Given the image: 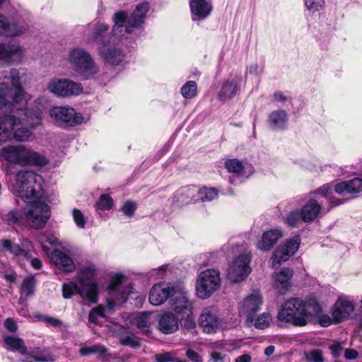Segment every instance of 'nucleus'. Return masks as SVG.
I'll return each mask as SVG.
<instances>
[{
  "mask_svg": "<svg viewBox=\"0 0 362 362\" xmlns=\"http://www.w3.org/2000/svg\"><path fill=\"white\" fill-rule=\"evenodd\" d=\"M322 311V305L314 297L305 300L292 297L281 304L277 312L276 320L284 325L302 327L312 322L314 316Z\"/></svg>",
  "mask_w": 362,
  "mask_h": 362,
  "instance_id": "obj_1",
  "label": "nucleus"
},
{
  "mask_svg": "<svg viewBox=\"0 0 362 362\" xmlns=\"http://www.w3.org/2000/svg\"><path fill=\"white\" fill-rule=\"evenodd\" d=\"M11 83H0V108L6 107H16L18 110L17 117L21 118V121L28 124L30 127H35L38 125L42 119L41 111L39 109L26 108L27 102L25 100V91L21 84L20 78L18 75L11 74Z\"/></svg>",
  "mask_w": 362,
  "mask_h": 362,
  "instance_id": "obj_2",
  "label": "nucleus"
},
{
  "mask_svg": "<svg viewBox=\"0 0 362 362\" xmlns=\"http://www.w3.org/2000/svg\"><path fill=\"white\" fill-rule=\"evenodd\" d=\"M16 177L18 196L24 202H28L43 194L44 180L41 175L30 170H20Z\"/></svg>",
  "mask_w": 362,
  "mask_h": 362,
  "instance_id": "obj_3",
  "label": "nucleus"
},
{
  "mask_svg": "<svg viewBox=\"0 0 362 362\" xmlns=\"http://www.w3.org/2000/svg\"><path fill=\"white\" fill-rule=\"evenodd\" d=\"M148 9V2L144 1L136 6L129 16L124 11L116 12L112 17L114 25L112 32L113 35H117V31L122 33L123 27L139 28L144 23Z\"/></svg>",
  "mask_w": 362,
  "mask_h": 362,
  "instance_id": "obj_4",
  "label": "nucleus"
},
{
  "mask_svg": "<svg viewBox=\"0 0 362 362\" xmlns=\"http://www.w3.org/2000/svg\"><path fill=\"white\" fill-rule=\"evenodd\" d=\"M23 123L20 117L14 115H4L0 117V142H6L14 139L18 141H27L30 131L25 127L17 128Z\"/></svg>",
  "mask_w": 362,
  "mask_h": 362,
  "instance_id": "obj_5",
  "label": "nucleus"
},
{
  "mask_svg": "<svg viewBox=\"0 0 362 362\" xmlns=\"http://www.w3.org/2000/svg\"><path fill=\"white\" fill-rule=\"evenodd\" d=\"M0 244L1 250L12 254L14 258L22 260L30 259V265L33 269L38 270L42 268V262L39 258H31L30 249L33 248V245L28 239H24L22 241V246L13 243L10 239H1Z\"/></svg>",
  "mask_w": 362,
  "mask_h": 362,
  "instance_id": "obj_6",
  "label": "nucleus"
},
{
  "mask_svg": "<svg viewBox=\"0 0 362 362\" xmlns=\"http://www.w3.org/2000/svg\"><path fill=\"white\" fill-rule=\"evenodd\" d=\"M69 62L74 70L85 76L93 77L98 71L95 62L88 52L81 48H76L70 52Z\"/></svg>",
  "mask_w": 362,
  "mask_h": 362,
  "instance_id": "obj_7",
  "label": "nucleus"
},
{
  "mask_svg": "<svg viewBox=\"0 0 362 362\" xmlns=\"http://www.w3.org/2000/svg\"><path fill=\"white\" fill-rule=\"evenodd\" d=\"M221 286L220 272L216 269H206L201 272L196 283L197 295L202 299L209 298Z\"/></svg>",
  "mask_w": 362,
  "mask_h": 362,
  "instance_id": "obj_8",
  "label": "nucleus"
},
{
  "mask_svg": "<svg viewBox=\"0 0 362 362\" xmlns=\"http://www.w3.org/2000/svg\"><path fill=\"white\" fill-rule=\"evenodd\" d=\"M49 115L57 126L64 129L76 127L82 124L84 119L81 113L76 112L71 107H53L49 110Z\"/></svg>",
  "mask_w": 362,
  "mask_h": 362,
  "instance_id": "obj_9",
  "label": "nucleus"
},
{
  "mask_svg": "<svg viewBox=\"0 0 362 362\" xmlns=\"http://www.w3.org/2000/svg\"><path fill=\"white\" fill-rule=\"evenodd\" d=\"M51 216L50 206L45 202L37 200L33 202L25 214L26 219L31 228H44Z\"/></svg>",
  "mask_w": 362,
  "mask_h": 362,
  "instance_id": "obj_10",
  "label": "nucleus"
},
{
  "mask_svg": "<svg viewBox=\"0 0 362 362\" xmlns=\"http://www.w3.org/2000/svg\"><path fill=\"white\" fill-rule=\"evenodd\" d=\"M301 239L299 235L287 239L285 243L274 250L271 258L273 267H279L282 262H286L298 250Z\"/></svg>",
  "mask_w": 362,
  "mask_h": 362,
  "instance_id": "obj_11",
  "label": "nucleus"
},
{
  "mask_svg": "<svg viewBox=\"0 0 362 362\" xmlns=\"http://www.w3.org/2000/svg\"><path fill=\"white\" fill-rule=\"evenodd\" d=\"M47 87L50 92L59 97L78 95L83 89L81 83L67 78L52 80Z\"/></svg>",
  "mask_w": 362,
  "mask_h": 362,
  "instance_id": "obj_12",
  "label": "nucleus"
},
{
  "mask_svg": "<svg viewBox=\"0 0 362 362\" xmlns=\"http://www.w3.org/2000/svg\"><path fill=\"white\" fill-rule=\"evenodd\" d=\"M249 269V254H242L230 264L227 271V279L232 283H239L247 276Z\"/></svg>",
  "mask_w": 362,
  "mask_h": 362,
  "instance_id": "obj_13",
  "label": "nucleus"
},
{
  "mask_svg": "<svg viewBox=\"0 0 362 362\" xmlns=\"http://www.w3.org/2000/svg\"><path fill=\"white\" fill-rule=\"evenodd\" d=\"M176 290L174 286L165 283L154 285L149 293L148 300L153 305H160L164 303L168 298L175 295Z\"/></svg>",
  "mask_w": 362,
  "mask_h": 362,
  "instance_id": "obj_14",
  "label": "nucleus"
},
{
  "mask_svg": "<svg viewBox=\"0 0 362 362\" xmlns=\"http://www.w3.org/2000/svg\"><path fill=\"white\" fill-rule=\"evenodd\" d=\"M180 319L171 311L158 315L157 329L163 334H172L179 329Z\"/></svg>",
  "mask_w": 362,
  "mask_h": 362,
  "instance_id": "obj_15",
  "label": "nucleus"
},
{
  "mask_svg": "<svg viewBox=\"0 0 362 362\" xmlns=\"http://www.w3.org/2000/svg\"><path fill=\"white\" fill-rule=\"evenodd\" d=\"M189 4L194 22L206 19L214 9L212 0H190Z\"/></svg>",
  "mask_w": 362,
  "mask_h": 362,
  "instance_id": "obj_16",
  "label": "nucleus"
},
{
  "mask_svg": "<svg viewBox=\"0 0 362 362\" xmlns=\"http://www.w3.org/2000/svg\"><path fill=\"white\" fill-rule=\"evenodd\" d=\"M49 257L50 262L64 273L72 272L76 269L72 258L59 249H54Z\"/></svg>",
  "mask_w": 362,
  "mask_h": 362,
  "instance_id": "obj_17",
  "label": "nucleus"
},
{
  "mask_svg": "<svg viewBox=\"0 0 362 362\" xmlns=\"http://www.w3.org/2000/svg\"><path fill=\"white\" fill-rule=\"evenodd\" d=\"M354 310V307L351 301L339 298L331 310V315L334 318V324L341 323L345 319L349 318Z\"/></svg>",
  "mask_w": 362,
  "mask_h": 362,
  "instance_id": "obj_18",
  "label": "nucleus"
},
{
  "mask_svg": "<svg viewBox=\"0 0 362 362\" xmlns=\"http://www.w3.org/2000/svg\"><path fill=\"white\" fill-rule=\"evenodd\" d=\"M98 54L103 58L105 64L111 66H118L124 61L123 52L115 47L108 46L107 44L100 45L98 48Z\"/></svg>",
  "mask_w": 362,
  "mask_h": 362,
  "instance_id": "obj_19",
  "label": "nucleus"
},
{
  "mask_svg": "<svg viewBox=\"0 0 362 362\" xmlns=\"http://www.w3.org/2000/svg\"><path fill=\"white\" fill-rule=\"evenodd\" d=\"M81 297L90 303L95 304L98 300L99 287L96 281H87L84 278L78 279Z\"/></svg>",
  "mask_w": 362,
  "mask_h": 362,
  "instance_id": "obj_20",
  "label": "nucleus"
},
{
  "mask_svg": "<svg viewBox=\"0 0 362 362\" xmlns=\"http://www.w3.org/2000/svg\"><path fill=\"white\" fill-rule=\"evenodd\" d=\"M283 236L280 228H274L263 233L261 239L257 244V247L263 252H269Z\"/></svg>",
  "mask_w": 362,
  "mask_h": 362,
  "instance_id": "obj_21",
  "label": "nucleus"
},
{
  "mask_svg": "<svg viewBox=\"0 0 362 362\" xmlns=\"http://www.w3.org/2000/svg\"><path fill=\"white\" fill-rule=\"evenodd\" d=\"M221 320L209 308H205L199 316V323L207 334L216 332L221 325Z\"/></svg>",
  "mask_w": 362,
  "mask_h": 362,
  "instance_id": "obj_22",
  "label": "nucleus"
},
{
  "mask_svg": "<svg viewBox=\"0 0 362 362\" xmlns=\"http://www.w3.org/2000/svg\"><path fill=\"white\" fill-rule=\"evenodd\" d=\"M322 204L314 198H310L300 208L303 222L310 223L314 221L321 213Z\"/></svg>",
  "mask_w": 362,
  "mask_h": 362,
  "instance_id": "obj_23",
  "label": "nucleus"
},
{
  "mask_svg": "<svg viewBox=\"0 0 362 362\" xmlns=\"http://www.w3.org/2000/svg\"><path fill=\"white\" fill-rule=\"evenodd\" d=\"M170 305L175 315L181 318H183L185 314H192V303L185 295L179 294L175 296L170 300Z\"/></svg>",
  "mask_w": 362,
  "mask_h": 362,
  "instance_id": "obj_24",
  "label": "nucleus"
},
{
  "mask_svg": "<svg viewBox=\"0 0 362 362\" xmlns=\"http://www.w3.org/2000/svg\"><path fill=\"white\" fill-rule=\"evenodd\" d=\"M293 271L291 268L284 267L275 276V288L279 295H284L291 287Z\"/></svg>",
  "mask_w": 362,
  "mask_h": 362,
  "instance_id": "obj_25",
  "label": "nucleus"
},
{
  "mask_svg": "<svg viewBox=\"0 0 362 362\" xmlns=\"http://www.w3.org/2000/svg\"><path fill=\"white\" fill-rule=\"evenodd\" d=\"M25 151L23 146H10L1 149V156L9 163L23 165Z\"/></svg>",
  "mask_w": 362,
  "mask_h": 362,
  "instance_id": "obj_26",
  "label": "nucleus"
},
{
  "mask_svg": "<svg viewBox=\"0 0 362 362\" xmlns=\"http://www.w3.org/2000/svg\"><path fill=\"white\" fill-rule=\"evenodd\" d=\"M334 192L338 194H343L345 192L351 194L360 193L362 192V179L354 177L338 182L334 186Z\"/></svg>",
  "mask_w": 362,
  "mask_h": 362,
  "instance_id": "obj_27",
  "label": "nucleus"
},
{
  "mask_svg": "<svg viewBox=\"0 0 362 362\" xmlns=\"http://www.w3.org/2000/svg\"><path fill=\"white\" fill-rule=\"evenodd\" d=\"M23 33V28L17 23L11 21L4 15L0 14V36L14 37Z\"/></svg>",
  "mask_w": 362,
  "mask_h": 362,
  "instance_id": "obj_28",
  "label": "nucleus"
},
{
  "mask_svg": "<svg viewBox=\"0 0 362 362\" xmlns=\"http://www.w3.org/2000/svg\"><path fill=\"white\" fill-rule=\"evenodd\" d=\"M242 79L234 78L224 82L218 92V98L220 100H226L233 97L240 89Z\"/></svg>",
  "mask_w": 362,
  "mask_h": 362,
  "instance_id": "obj_29",
  "label": "nucleus"
},
{
  "mask_svg": "<svg viewBox=\"0 0 362 362\" xmlns=\"http://www.w3.org/2000/svg\"><path fill=\"white\" fill-rule=\"evenodd\" d=\"M22 47L16 44L0 42V62L11 64L14 57L21 55Z\"/></svg>",
  "mask_w": 362,
  "mask_h": 362,
  "instance_id": "obj_30",
  "label": "nucleus"
},
{
  "mask_svg": "<svg viewBox=\"0 0 362 362\" xmlns=\"http://www.w3.org/2000/svg\"><path fill=\"white\" fill-rule=\"evenodd\" d=\"M79 354L82 356L96 354L100 358L107 361L112 358L111 354L108 352V349L104 345L99 344L90 346H82L79 349Z\"/></svg>",
  "mask_w": 362,
  "mask_h": 362,
  "instance_id": "obj_31",
  "label": "nucleus"
},
{
  "mask_svg": "<svg viewBox=\"0 0 362 362\" xmlns=\"http://www.w3.org/2000/svg\"><path fill=\"white\" fill-rule=\"evenodd\" d=\"M134 323L142 334L147 337L151 336L153 332L151 313L143 312L138 314L134 318Z\"/></svg>",
  "mask_w": 362,
  "mask_h": 362,
  "instance_id": "obj_32",
  "label": "nucleus"
},
{
  "mask_svg": "<svg viewBox=\"0 0 362 362\" xmlns=\"http://www.w3.org/2000/svg\"><path fill=\"white\" fill-rule=\"evenodd\" d=\"M178 202L182 204L197 203V187L195 185H187L181 187L176 194Z\"/></svg>",
  "mask_w": 362,
  "mask_h": 362,
  "instance_id": "obj_33",
  "label": "nucleus"
},
{
  "mask_svg": "<svg viewBox=\"0 0 362 362\" xmlns=\"http://www.w3.org/2000/svg\"><path fill=\"white\" fill-rule=\"evenodd\" d=\"M3 339L6 346V349L8 351H11L13 352L18 351L21 354L24 356L25 354H27L28 348L25 346L23 339L12 335L4 336Z\"/></svg>",
  "mask_w": 362,
  "mask_h": 362,
  "instance_id": "obj_34",
  "label": "nucleus"
},
{
  "mask_svg": "<svg viewBox=\"0 0 362 362\" xmlns=\"http://www.w3.org/2000/svg\"><path fill=\"white\" fill-rule=\"evenodd\" d=\"M48 163L49 161L45 156L26 148L23 165L44 167Z\"/></svg>",
  "mask_w": 362,
  "mask_h": 362,
  "instance_id": "obj_35",
  "label": "nucleus"
},
{
  "mask_svg": "<svg viewBox=\"0 0 362 362\" xmlns=\"http://www.w3.org/2000/svg\"><path fill=\"white\" fill-rule=\"evenodd\" d=\"M287 121V114L284 110L273 111L269 116V122L276 130L285 129Z\"/></svg>",
  "mask_w": 362,
  "mask_h": 362,
  "instance_id": "obj_36",
  "label": "nucleus"
},
{
  "mask_svg": "<svg viewBox=\"0 0 362 362\" xmlns=\"http://www.w3.org/2000/svg\"><path fill=\"white\" fill-rule=\"evenodd\" d=\"M108 25L105 23H97L91 34L90 40L100 45H106L109 42L107 37Z\"/></svg>",
  "mask_w": 362,
  "mask_h": 362,
  "instance_id": "obj_37",
  "label": "nucleus"
},
{
  "mask_svg": "<svg viewBox=\"0 0 362 362\" xmlns=\"http://www.w3.org/2000/svg\"><path fill=\"white\" fill-rule=\"evenodd\" d=\"M37 240L41 245L42 251L47 253L50 250L49 246L59 244L57 237L50 231L40 232L37 235Z\"/></svg>",
  "mask_w": 362,
  "mask_h": 362,
  "instance_id": "obj_38",
  "label": "nucleus"
},
{
  "mask_svg": "<svg viewBox=\"0 0 362 362\" xmlns=\"http://www.w3.org/2000/svg\"><path fill=\"white\" fill-rule=\"evenodd\" d=\"M25 356L33 358L35 362H53L54 361L53 355L49 351L39 347L27 350V354Z\"/></svg>",
  "mask_w": 362,
  "mask_h": 362,
  "instance_id": "obj_39",
  "label": "nucleus"
},
{
  "mask_svg": "<svg viewBox=\"0 0 362 362\" xmlns=\"http://www.w3.org/2000/svg\"><path fill=\"white\" fill-rule=\"evenodd\" d=\"M255 313H250V323H253L255 328L258 329H264L269 327L272 317L270 313L265 312L257 316H254Z\"/></svg>",
  "mask_w": 362,
  "mask_h": 362,
  "instance_id": "obj_40",
  "label": "nucleus"
},
{
  "mask_svg": "<svg viewBox=\"0 0 362 362\" xmlns=\"http://www.w3.org/2000/svg\"><path fill=\"white\" fill-rule=\"evenodd\" d=\"M119 341L121 345L133 349H139L141 346V339L130 332L121 334L119 337Z\"/></svg>",
  "mask_w": 362,
  "mask_h": 362,
  "instance_id": "obj_41",
  "label": "nucleus"
},
{
  "mask_svg": "<svg viewBox=\"0 0 362 362\" xmlns=\"http://www.w3.org/2000/svg\"><path fill=\"white\" fill-rule=\"evenodd\" d=\"M197 202H210L218 197V190L215 187L204 186L197 189Z\"/></svg>",
  "mask_w": 362,
  "mask_h": 362,
  "instance_id": "obj_42",
  "label": "nucleus"
},
{
  "mask_svg": "<svg viewBox=\"0 0 362 362\" xmlns=\"http://www.w3.org/2000/svg\"><path fill=\"white\" fill-rule=\"evenodd\" d=\"M224 167L229 173H233L237 177L243 175L245 166L243 162L238 158H229L224 163Z\"/></svg>",
  "mask_w": 362,
  "mask_h": 362,
  "instance_id": "obj_43",
  "label": "nucleus"
},
{
  "mask_svg": "<svg viewBox=\"0 0 362 362\" xmlns=\"http://www.w3.org/2000/svg\"><path fill=\"white\" fill-rule=\"evenodd\" d=\"M197 84L194 81H187L181 88L180 93L184 98L192 99L197 95Z\"/></svg>",
  "mask_w": 362,
  "mask_h": 362,
  "instance_id": "obj_44",
  "label": "nucleus"
},
{
  "mask_svg": "<svg viewBox=\"0 0 362 362\" xmlns=\"http://www.w3.org/2000/svg\"><path fill=\"white\" fill-rule=\"evenodd\" d=\"M263 303V298L259 290H252L250 293V313H256Z\"/></svg>",
  "mask_w": 362,
  "mask_h": 362,
  "instance_id": "obj_45",
  "label": "nucleus"
},
{
  "mask_svg": "<svg viewBox=\"0 0 362 362\" xmlns=\"http://www.w3.org/2000/svg\"><path fill=\"white\" fill-rule=\"evenodd\" d=\"M114 202L108 194H103L95 204V207L100 211L109 210L112 208Z\"/></svg>",
  "mask_w": 362,
  "mask_h": 362,
  "instance_id": "obj_46",
  "label": "nucleus"
},
{
  "mask_svg": "<svg viewBox=\"0 0 362 362\" xmlns=\"http://www.w3.org/2000/svg\"><path fill=\"white\" fill-rule=\"evenodd\" d=\"M185 317L182 318L183 321L181 323L183 333L186 334L187 333L196 332L197 324L192 314H185Z\"/></svg>",
  "mask_w": 362,
  "mask_h": 362,
  "instance_id": "obj_47",
  "label": "nucleus"
},
{
  "mask_svg": "<svg viewBox=\"0 0 362 362\" xmlns=\"http://www.w3.org/2000/svg\"><path fill=\"white\" fill-rule=\"evenodd\" d=\"M302 221L303 215L298 209L291 211L285 218L286 223L291 227H298Z\"/></svg>",
  "mask_w": 362,
  "mask_h": 362,
  "instance_id": "obj_48",
  "label": "nucleus"
},
{
  "mask_svg": "<svg viewBox=\"0 0 362 362\" xmlns=\"http://www.w3.org/2000/svg\"><path fill=\"white\" fill-rule=\"evenodd\" d=\"M79 286L75 281H69L62 284V296L65 299L71 298L75 293L78 294Z\"/></svg>",
  "mask_w": 362,
  "mask_h": 362,
  "instance_id": "obj_49",
  "label": "nucleus"
},
{
  "mask_svg": "<svg viewBox=\"0 0 362 362\" xmlns=\"http://www.w3.org/2000/svg\"><path fill=\"white\" fill-rule=\"evenodd\" d=\"M124 281V276L122 274H116L110 279L107 286V291L110 293L118 292L120 286Z\"/></svg>",
  "mask_w": 362,
  "mask_h": 362,
  "instance_id": "obj_50",
  "label": "nucleus"
},
{
  "mask_svg": "<svg viewBox=\"0 0 362 362\" xmlns=\"http://www.w3.org/2000/svg\"><path fill=\"white\" fill-rule=\"evenodd\" d=\"M35 283V279L33 276H29L24 279L21 286V291L25 296L30 297L33 294Z\"/></svg>",
  "mask_w": 362,
  "mask_h": 362,
  "instance_id": "obj_51",
  "label": "nucleus"
},
{
  "mask_svg": "<svg viewBox=\"0 0 362 362\" xmlns=\"http://www.w3.org/2000/svg\"><path fill=\"white\" fill-rule=\"evenodd\" d=\"M21 212L11 210L5 215V221L8 225H20L22 220Z\"/></svg>",
  "mask_w": 362,
  "mask_h": 362,
  "instance_id": "obj_52",
  "label": "nucleus"
},
{
  "mask_svg": "<svg viewBox=\"0 0 362 362\" xmlns=\"http://www.w3.org/2000/svg\"><path fill=\"white\" fill-rule=\"evenodd\" d=\"M305 5L308 10L312 13L319 11L325 8V0H304Z\"/></svg>",
  "mask_w": 362,
  "mask_h": 362,
  "instance_id": "obj_53",
  "label": "nucleus"
},
{
  "mask_svg": "<svg viewBox=\"0 0 362 362\" xmlns=\"http://www.w3.org/2000/svg\"><path fill=\"white\" fill-rule=\"evenodd\" d=\"M81 278H84L87 281H94L93 279L96 274L95 267L93 265L83 267L81 269Z\"/></svg>",
  "mask_w": 362,
  "mask_h": 362,
  "instance_id": "obj_54",
  "label": "nucleus"
},
{
  "mask_svg": "<svg viewBox=\"0 0 362 362\" xmlns=\"http://www.w3.org/2000/svg\"><path fill=\"white\" fill-rule=\"evenodd\" d=\"M239 313L245 317L246 324H249V295L244 298L243 301L239 305Z\"/></svg>",
  "mask_w": 362,
  "mask_h": 362,
  "instance_id": "obj_55",
  "label": "nucleus"
},
{
  "mask_svg": "<svg viewBox=\"0 0 362 362\" xmlns=\"http://www.w3.org/2000/svg\"><path fill=\"white\" fill-rule=\"evenodd\" d=\"M137 205L132 201H127L121 207V211L128 217H132L136 211Z\"/></svg>",
  "mask_w": 362,
  "mask_h": 362,
  "instance_id": "obj_56",
  "label": "nucleus"
},
{
  "mask_svg": "<svg viewBox=\"0 0 362 362\" xmlns=\"http://www.w3.org/2000/svg\"><path fill=\"white\" fill-rule=\"evenodd\" d=\"M305 358L311 362H323L322 351L320 349H314L305 354Z\"/></svg>",
  "mask_w": 362,
  "mask_h": 362,
  "instance_id": "obj_57",
  "label": "nucleus"
},
{
  "mask_svg": "<svg viewBox=\"0 0 362 362\" xmlns=\"http://www.w3.org/2000/svg\"><path fill=\"white\" fill-rule=\"evenodd\" d=\"M37 317L40 320L44 322L47 325L52 326L53 327H59L62 325V321L60 320L55 318L54 317L38 315H37Z\"/></svg>",
  "mask_w": 362,
  "mask_h": 362,
  "instance_id": "obj_58",
  "label": "nucleus"
},
{
  "mask_svg": "<svg viewBox=\"0 0 362 362\" xmlns=\"http://www.w3.org/2000/svg\"><path fill=\"white\" fill-rule=\"evenodd\" d=\"M318 317L319 325L322 327H327L331 325L334 324V318L332 317H329L327 314H322V311L314 316Z\"/></svg>",
  "mask_w": 362,
  "mask_h": 362,
  "instance_id": "obj_59",
  "label": "nucleus"
},
{
  "mask_svg": "<svg viewBox=\"0 0 362 362\" xmlns=\"http://www.w3.org/2000/svg\"><path fill=\"white\" fill-rule=\"evenodd\" d=\"M72 214L74 222L76 224V226L80 228H84L86 222L84 219V216L82 214V212L79 209H74L73 210Z\"/></svg>",
  "mask_w": 362,
  "mask_h": 362,
  "instance_id": "obj_60",
  "label": "nucleus"
},
{
  "mask_svg": "<svg viewBox=\"0 0 362 362\" xmlns=\"http://www.w3.org/2000/svg\"><path fill=\"white\" fill-rule=\"evenodd\" d=\"M209 357L212 362H230V358L226 354H223L218 351L211 352Z\"/></svg>",
  "mask_w": 362,
  "mask_h": 362,
  "instance_id": "obj_61",
  "label": "nucleus"
},
{
  "mask_svg": "<svg viewBox=\"0 0 362 362\" xmlns=\"http://www.w3.org/2000/svg\"><path fill=\"white\" fill-rule=\"evenodd\" d=\"M4 327L11 333H16L18 330V325L11 317H7L4 322Z\"/></svg>",
  "mask_w": 362,
  "mask_h": 362,
  "instance_id": "obj_62",
  "label": "nucleus"
},
{
  "mask_svg": "<svg viewBox=\"0 0 362 362\" xmlns=\"http://www.w3.org/2000/svg\"><path fill=\"white\" fill-rule=\"evenodd\" d=\"M186 356L192 362H203L202 356L193 349H187Z\"/></svg>",
  "mask_w": 362,
  "mask_h": 362,
  "instance_id": "obj_63",
  "label": "nucleus"
},
{
  "mask_svg": "<svg viewBox=\"0 0 362 362\" xmlns=\"http://www.w3.org/2000/svg\"><path fill=\"white\" fill-rule=\"evenodd\" d=\"M156 362H174L173 356L169 352L156 355Z\"/></svg>",
  "mask_w": 362,
  "mask_h": 362,
  "instance_id": "obj_64",
  "label": "nucleus"
}]
</instances>
